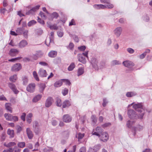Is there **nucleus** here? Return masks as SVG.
Segmentation results:
<instances>
[{"instance_id":"obj_26","label":"nucleus","mask_w":152,"mask_h":152,"mask_svg":"<svg viewBox=\"0 0 152 152\" xmlns=\"http://www.w3.org/2000/svg\"><path fill=\"white\" fill-rule=\"evenodd\" d=\"M28 44L27 42L25 40H22L19 43V46L20 48H22L25 47Z\"/></svg>"},{"instance_id":"obj_9","label":"nucleus","mask_w":152,"mask_h":152,"mask_svg":"<svg viewBox=\"0 0 152 152\" xmlns=\"http://www.w3.org/2000/svg\"><path fill=\"white\" fill-rule=\"evenodd\" d=\"M39 7L40 6L39 5L36 6L32 8L28 12H27L26 14V15L33 14L35 12L38 10L39 9Z\"/></svg>"},{"instance_id":"obj_46","label":"nucleus","mask_w":152,"mask_h":152,"mask_svg":"<svg viewBox=\"0 0 152 152\" xmlns=\"http://www.w3.org/2000/svg\"><path fill=\"white\" fill-rule=\"evenodd\" d=\"M33 74L35 79L37 81H39V79L37 72L35 71H34L33 72Z\"/></svg>"},{"instance_id":"obj_54","label":"nucleus","mask_w":152,"mask_h":152,"mask_svg":"<svg viewBox=\"0 0 152 152\" xmlns=\"http://www.w3.org/2000/svg\"><path fill=\"white\" fill-rule=\"evenodd\" d=\"M112 64L113 65H117L119 64H121V63H120V62L118 61L114 60L112 62Z\"/></svg>"},{"instance_id":"obj_32","label":"nucleus","mask_w":152,"mask_h":152,"mask_svg":"<svg viewBox=\"0 0 152 152\" xmlns=\"http://www.w3.org/2000/svg\"><path fill=\"white\" fill-rule=\"evenodd\" d=\"M96 9H104L105 8V6L102 4H95L93 6Z\"/></svg>"},{"instance_id":"obj_22","label":"nucleus","mask_w":152,"mask_h":152,"mask_svg":"<svg viewBox=\"0 0 152 152\" xmlns=\"http://www.w3.org/2000/svg\"><path fill=\"white\" fill-rule=\"evenodd\" d=\"M91 62L93 67L95 68L97 67V61L96 59L94 57L92 58Z\"/></svg>"},{"instance_id":"obj_42","label":"nucleus","mask_w":152,"mask_h":152,"mask_svg":"<svg viewBox=\"0 0 152 152\" xmlns=\"http://www.w3.org/2000/svg\"><path fill=\"white\" fill-rule=\"evenodd\" d=\"M110 1L107 4L105 5H104L105 8H108L109 9L112 8L113 7V5L110 3Z\"/></svg>"},{"instance_id":"obj_58","label":"nucleus","mask_w":152,"mask_h":152,"mask_svg":"<svg viewBox=\"0 0 152 152\" xmlns=\"http://www.w3.org/2000/svg\"><path fill=\"white\" fill-rule=\"evenodd\" d=\"M88 51H86L85 52L82 53V54L84 56L86 57L88 59Z\"/></svg>"},{"instance_id":"obj_49","label":"nucleus","mask_w":152,"mask_h":152,"mask_svg":"<svg viewBox=\"0 0 152 152\" xmlns=\"http://www.w3.org/2000/svg\"><path fill=\"white\" fill-rule=\"evenodd\" d=\"M53 149L51 147H47L45 148L44 149V152H50L51 151H53Z\"/></svg>"},{"instance_id":"obj_45","label":"nucleus","mask_w":152,"mask_h":152,"mask_svg":"<svg viewBox=\"0 0 152 152\" xmlns=\"http://www.w3.org/2000/svg\"><path fill=\"white\" fill-rule=\"evenodd\" d=\"M37 22L34 20H33L29 21L28 23V26H31L36 23Z\"/></svg>"},{"instance_id":"obj_36","label":"nucleus","mask_w":152,"mask_h":152,"mask_svg":"<svg viewBox=\"0 0 152 152\" xmlns=\"http://www.w3.org/2000/svg\"><path fill=\"white\" fill-rule=\"evenodd\" d=\"M7 133L11 137H14V132L13 130H11L10 129H8Z\"/></svg>"},{"instance_id":"obj_13","label":"nucleus","mask_w":152,"mask_h":152,"mask_svg":"<svg viewBox=\"0 0 152 152\" xmlns=\"http://www.w3.org/2000/svg\"><path fill=\"white\" fill-rule=\"evenodd\" d=\"M19 53L18 50L15 49H11L9 52V55L11 56H15Z\"/></svg>"},{"instance_id":"obj_19","label":"nucleus","mask_w":152,"mask_h":152,"mask_svg":"<svg viewBox=\"0 0 152 152\" xmlns=\"http://www.w3.org/2000/svg\"><path fill=\"white\" fill-rule=\"evenodd\" d=\"M71 104L70 101L68 100H66L62 103V107L63 108L68 107H69Z\"/></svg>"},{"instance_id":"obj_60","label":"nucleus","mask_w":152,"mask_h":152,"mask_svg":"<svg viewBox=\"0 0 152 152\" xmlns=\"http://www.w3.org/2000/svg\"><path fill=\"white\" fill-rule=\"evenodd\" d=\"M39 15L41 16V17L43 19H45L46 18V16L42 12H40Z\"/></svg>"},{"instance_id":"obj_55","label":"nucleus","mask_w":152,"mask_h":152,"mask_svg":"<svg viewBox=\"0 0 152 152\" xmlns=\"http://www.w3.org/2000/svg\"><path fill=\"white\" fill-rule=\"evenodd\" d=\"M91 119L92 120V121L94 123H95L97 121V118L96 116L92 115L91 116Z\"/></svg>"},{"instance_id":"obj_28","label":"nucleus","mask_w":152,"mask_h":152,"mask_svg":"<svg viewBox=\"0 0 152 152\" xmlns=\"http://www.w3.org/2000/svg\"><path fill=\"white\" fill-rule=\"evenodd\" d=\"M42 95L40 94H38L35 96L32 99V102H36L39 101L41 99Z\"/></svg>"},{"instance_id":"obj_15","label":"nucleus","mask_w":152,"mask_h":152,"mask_svg":"<svg viewBox=\"0 0 152 152\" xmlns=\"http://www.w3.org/2000/svg\"><path fill=\"white\" fill-rule=\"evenodd\" d=\"M38 74L39 76L41 77H45L47 76V75L46 71L42 68L39 69Z\"/></svg>"},{"instance_id":"obj_52","label":"nucleus","mask_w":152,"mask_h":152,"mask_svg":"<svg viewBox=\"0 0 152 152\" xmlns=\"http://www.w3.org/2000/svg\"><path fill=\"white\" fill-rule=\"evenodd\" d=\"M26 115V113H22L20 116L21 119L23 121H25Z\"/></svg>"},{"instance_id":"obj_6","label":"nucleus","mask_w":152,"mask_h":152,"mask_svg":"<svg viewBox=\"0 0 152 152\" xmlns=\"http://www.w3.org/2000/svg\"><path fill=\"white\" fill-rule=\"evenodd\" d=\"M122 64L126 67L130 68L134 65V63L131 61H126L123 62Z\"/></svg>"},{"instance_id":"obj_16","label":"nucleus","mask_w":152,"mask_h":152,"mask_svg":"<svg viewBox=\"0 0 152 152\" xmlns=\"http://www.w3.org/2000/svg\"><path fill=\"white\" fill-rule=\"evenodd\" d=\"M26 131L28 139H32L33 137L34 134L31 129L29 128H28L26 129Z\"/></svg>"},{"instance_id":"obj_63","label":"nucleus","mask_w":152,"mask_h":152,"mask_svg":"<svg viewBox=\"0 0 152 152\" xmlns=\"http://www.w3.org/2000/svg\"><path fill=\"white\" fill-rule=\"evenodd\" d=\"M16 129L18 133H20L22 130V128L20 126H17L16 127Z\"/></svg>"},{"instance_id":"obj_17","label":"nucleus","mask_w":152,"mask_h":152,"mask_svg":"<svg viewBox=\"0 0 152 152\" xmlns=\"http://www.w3.org/2000/svg\"><path fill=\"white\" fill-rule=\"evenodd\" d=\"M143 126L140 125H137L136 127H133L132 128L133 130L134 131V136L136 134V132L137 131H140L143 129Z\"/></svg>"},{"instance_id":"obj_20","label":"nucleus","mask_w":152,"mask_h":152,"mask_svg":"<svg viewBox=\"0 0 152 152\" xmlns=\"http://www.w3.org/2000/svg\"><path fill=\"white\" fill-rule=\"evenodd\" d=\"M96 132H94V131L93 132V134L99 137V133H101L102 132V129L100 127H97L96 128Z\"/></svg>"},{"instance_id":"obj_37","label":"nucleus","mask_w":152,"mask_h":152,"mask_svg":"<svg viewBox=\"0 0 152 152\" xmlns=\"http://www.w3.org/2000/svg\"><path fill=\"white\" fill-rule=\"evenodd\" d=\"M75 67V63H72L68 67V70L69 71H71Z\"/></svg>"},{"instance_id":"obj_21","label":"nucleus","mask_w":152,"mask_h":152,"mask_svg":"<svg viewBox=\"0 0 152 152\" xmlns=\"http://www.w3.org/2000/svg\"><path fill=\"white\" fill-rule=\"evenodd\" d=\"M12 104L10 103H7L5 104V106L6 109L7 111L10 113H12V108L11 107Z\"/></svg>"},{"instance_id":"obj_57","label":"nucleus","mask_w":152,"mask_h":152,"mask_svg":"<svg viewBox=\"0 0 152 152\" xmlns=\"http://www.w3.org/2000/svg\"><path fill=\"white\" fill-rule=\"evenodd\" d=\"M84 134H81L79 133L78 135V140L81 139L84 137Z\"/></svg>"},{"instance_id":"obj_23","label":"nucleus","mask_w":152,"mask_h":152,"mask_svg":"<svg viewBox=\"0 0 152 152\" xmlns=\"http://www.w3.org/2000/svg\"><path fill=\"white\" fill-rule=\"evenodd\" d=\"M43 55V53L42 51H37L35 54L34 55V56L36 57V58H34V60H36L39 58L41 57Z\"/></svg>"},{"instance_id":"obj_33","label":"nucleus","mask_w":152,"mask_h":152,"mask_svg":"<svg viewBox=\"0 0 152 152\" xmlns=\"http://www.w3.org/2000/svg\"><path fill=\"white\" fill-rule=\"evenodd\" d=\"M4 146L7 147H9L15 145H16V143L14 142H11L8 144H7L6 143H4Z\"/></svg>"},{"instance_id":"obj_4","label":"nucleus","mask_w":152,"mask_h":152,"mask_svg":"<svg viewBox=\"0 0 152 152\" xmlns=\"http://www.w3.org/2000/svg\"><path fill=\"white\" fill-rule=\"evenodd\" d=\"M35 85L34 83H32L29 84L26 88L27 90L29 92L32 93L35 90Z\"/></svg>"},{"instance_id":"obj_12","label":"nucleus","mask_w":152,"mask_h":152,"mask_svg":"<svg viewBox=\"0 0 152 152\" xmlns=\"http://www.w3.org/2000/svg\"><path fill=\"white\" fill-rule=\"evenodd\" d=\"M9 87L15 94H17L19 91L17 90L15 85L13 83H9L8 84Z\"/></svg>"},{"instance_id":"obj_5","label":"nucleus","mask_w":152,"mask_h":152,"mask_svg":"<svg viewBox=\"0 0 152 152\" xmlns=\"http://www.w3.org/2000/svg\"><path fill=\"white\" fill-rule=\"evenodd\" d=\"M53 102V99L52 97H48L46 101L45 104V106L47 107H50L52 105Z\"/></svg>"},{"instance_id":"obj_64","label":"nucleus","mask_w":152,"mask_h":152,"mask_svg":"<svg viewBox=\"0 0 152 152\" xmlns=\"http://www.w3.org/2000/svg\"><path fill=\"white\" fill-rule=\"evenodd\" d=\"M79 152H86V148L85 147H82L80 149Z\"/></svg>"},{"instance_id":"obj_31","label":"nucleus","mask_w":152,"mask_h":152,"mask_svg":"<svg viewBox=\"0 0 152 152\" xmlns=\"http://www.w3.org/2000/svg\"><path fill=\"white\" fill-rule=\"evenodd\" d=\"M4 115L6 120L8 121H11L12 115L8 113H5Z\"/></svg>"},{"instance_id":"obj_10","label":"nucleus","mask_w":152,"mask_h":152,"mask_svg":"<svg viewBox=\"0 0 152 152\" xmlns=\"http://www.w3.org/2000/svg\"><path fill=\"white\" fill-rule=\"evenodd\" d=\"M21 66L19 63H17L13 65L11 68V70L13 71H18L21 69Z\"/></svg>"},{"instance_id":"obj_8","label":"nucleus","mask_w":152,"mask_h":152,"mask_svg":"<svg viewBox=\"0 0 152 152\" xmlns=\"http://www.w3.org/2000/svg\"><path fill=\"white\" fill-rule=\"evenodd\" d=\"M54 33L53 32H51L50 33L51 37L48 38H47L45 41V43L47 46H48L50 43L53 42V39L54 36Z\"/></svg>"},{"instance_id":"obj_18","label":"nucleus","mask_w":152,"mask_h":152,"mask_svg":"<svg viewBox=\"0 0 152 152\" xmlns=\"http://www.w3.org/2000/svg\"><path fill=\"white\" fill-rule=\"evenodd\" d=\"M71 117L68 115H64L63 117V121L66 123H69L71 121Z\"/></svg>"},{"instance_id":"obj_62","label":"nucleus","mask_w":152,"mask_h":152,"mask_svg":"<svg viewBox=\"0 0 152 152\" xmlns=\"http://www.w3.org/2000/svg\"><path fill=\"white\" fill-rule=\"evenodd\" d=\"M62 80L66 85H69L71 84L70 82L68 80L63 79Z\"/></svg>"},{"instance_id":"obj_24","label":"nucleus","mask_w":152,"mask_h":152,"mask_svg":"<svg viewBox=\"0 0 152 152\" xmlns=\"http://www.w3.org/2000/svg\"><path fill=\"white\" fill-rule=\"evenodd\" d=\"M57 54V52L54 50H51L48 53V56L50 58H55Z\"/></svg>"},{"instance_id":"obj_47","label":"nucleus","mask_w":152,"mask_h":152,"mask_svg":"<svg viewBox=\"0 0 152 152\" xmlns=\"http://www.w3.org/2000/svg\"><path fill=\"white\" fill-rule=\"evenodd\" d=\"M22 80L23 84L24 85H26L28 82V80L26 77L24 76L22 77Z\"/></svg>"},{"instance_id":"obj_53","label":"nucleus","mask_w":152,"mask_h":152,"mask_svg":"<svg viewBox=\"0 0 152 152\" xmlns=\"http://www.w3.org/2000/svg\"><path fill=\"white\" fill-rule=\"evenodd\" d=\"M39 127L38 123L37 121H34L33 122V127L34 128Z\"/></svg>"},{"instance_id":"obj_48","label":"nucleus","mask_w":152,"mask_h":152,"mask_svg":"<svg viewBox=\"0 0 152 152\" xmlns=\"http://www.w3.org/2000/svg\"><path fill=\"white\" fill-rule=\"evenodd\" d=\"M18 117L16 116L12 115L11 118V121H13L14 122H17L18 121Z\"/></svg>"},{"instance_id":"obj_56","label":"nucleus","mask_w":152,"mask_h":152,"mask_svg":"<svg viewBox=\"0 0 152 152\" xmlns=\"http://www.w3.org/2000/svg\"><path fill=\"white\" fill-rule=\"evenodd\" d=\"M127 52L130 54H132L134 52V50L131 48H128L127 49Z\"/></svg>"},{"instance_id":"obj_14","label":"nucleus","mask_w":152,"mask_h":152,"mask_svg":"<svg viewBox=\"0 0 152 152\" xmlns=\"http://www.w3.org/2000/svg\"><path fill=\"white\" fill-rule=\"evenodd\" d=\"M100 148V145H95L93 148H89L88 152H96Z\"/></svg>"},{"instance_id":"obj_38","label":"nucleus","mask_w":152,"mask_h":152,"mask_svg":"<svg viewBox=\"0 0 152 152\" xmlns=\"http://www.w3.org/2000/svg\"><path fill=\"white\" fill-rule=\"evenodd\" d=\"M48 27L51 30H56L58 28V27L56 24H54L52 25H49Z\"/></svg>"},{"instance_id":"obj_7","label":"nucleus","mask_w":152,"mask_h":152,"mask_svg":"<svg viewBox=\"0 0 152 152\" xmlns=\"http://www.w3.org/2000/svg\"><path fill=\"white\" fill-rule=\"evenodd\" d=\"M122 31V29L121 27L116 28L114 30V34L117 37H119L121 34Z\"/></svg>"},{"instance_id":"obj_2","label":"nucleus","mask_w":152,"mask_h":152,"mask_svg":"<svg viewBox=\"0 0 152 152\" xmlns=\"http://www.w3.org/2000/svg\"><path fill=\"white\" fill-rule=\"evenodd\" d=\"M133 107L135 110L138 111V113L141 114V113H144L141 110L142 107V105L141 103L133 104Z\"/></svg>"},{"instance_id":"obj_27","label":"nucleus","mask_w":152,"mask_h":152,"mask_svg":"<svg viewBox=\"0 0 152 152\" xmlns=\"http://www.w3.org/2000/svg\"><path fill=\"white\" fill-rule=\"evenodd\" d=\"M58 16V14L56 12H53L50 15L49 18V20H53V18H57Z\"/></svg>"},{"instance_id":"obj_41","label":"nucleus","mask_w":152,"mask_h":152,"mask_svg":"<svg viewBox=\"0 0 152 152\" xmlns=\"http://www.w3.org/2000/svg\"><path fill=\"white\" fill-rule=\"evenodd\" d=\"M134 122L133 121H131L129 120L126 123V126L129 128H130L132 127V125L133 124Z\"/></svg>"},{"instance_id":"obj_51","label":"nucleus","mask_w":152,"mask_h":152,"mask_svg":"<svg viewBox=\"0 0 152 152\" xmlns=\"http://www.w3.org/2000/svg\"><path fill=\"white\" fill-rule=\"evenodd\" d=\"M68 90L67 88H65L62 91V93L64 96H65L68 93Z\"/></svg>"},{"instance_id":"obj_44","label":"nucleus","mask_w":152,"mask_h":152,"mask_svg":"<svg viewBox=\"0 0 152 152\" xmlns=\"http://www.w3.org/2000/svg\"><path fill=\"white\" fill-rule=\"evenodd\" d=\"M61 59L60 58H57L54 59V63L55 64H59L61 63Z\"/></svg>"},{"instance_id":"obj_39","label":"nucleus","mask_w":152,"mask_h":152,"mask_svg":"<svg viewBox=\"0 0 152 152\" xmlns=\"http://www.w3.org/2000/svg\"><path fill=\"white\" fill-rule=\"evenodd\" d=\"M26 143L24 142H19L17 144L18 146V147L20 148H23L25 146Z\"/></svg>"},{"instance_id":"obj_35","label":"nucleus","mask_w":152,"mask_h":152,"mask_svg":"<svg viewBox=\"0 0 152 152\" xmlns=\"http://www.w3.org/2000/svg\"><path fill=\"white\" fill-rule=\"evenodd\" d=\"M62 80H60L56 81L54 84V86L56 87L61 86L62 85Z\"/></svg>"},{"instance_id":"obj_29","label":"nucleus","mask_w":152,"mask_h":152,"mask_svg":"<svg viewBox=\"0 0 152 152\" xmlns=\"http://www.w3.org/2000/svg\"><path fill=\"white\" fill-rule=\"evenodd\" d=\"M137 95V93L135 92H128L126 94V96L128 97H130L135 96Z\"/></svg>"},{"instance_id":"obj_50","label":"nucleus","mask_w":152,"mask_h":152,"mask_svg":"<svg viewBox=\"0 0 152 152\" xmlns=\"http://www.w3.org/2000/svg\"><path fill=\"white\" fill-rule=\"evenodd\" d=\"M34 130L36 134H38L40 131L39 127L34 128Z\"/></svg>"},{"instance_id":"obj_25","label":"nucleus","mask_w":152,"mask_h":152,"mask_svg":"<svg viewBox=\"0 0 152 152\" xmlns=\"http://www.w3.org/2000/svg\"><path fill=\"white\" fill-rule=\"evenodd\" d=\"M84 72V68L83 67L78 68L77 71V76H79L82 75Z\"/></svg>"},{"instance_id":"obj_40","label":"nucleus","mask_w":152,"mask_h":152,"mask_svg":"<svg viewBox=\"0 0 152 152\" xmlns=\"http://www.w3.org/2000/svg\"><path fill=\"white\" fill-rule=\"evenodd\" d=\"M17 75H15L11 76L10 78V80L12 82H15L16 80L17 79Z\"/></svg>"},{"instance_id":"obj_43","label":"nucleus","mask_w":152,"mask_h":152,"mask_svg":"<svg viewBox=\"0 0 152 152\" xmlns=\"http://www.w3.org/2000/svg\"><path fill=\"white\" fill-rule=\"evenodd\" d=\"M56 105L58 106L61 107L62 105L61 100V99L58 98H56Z\"/></svg>"},{"instance_id":"obj_34","label":"nucleus","mask_w":152,"mask_h":152,"mask_svg":"<svg viewBox=\"0 0 152 152\" xmlns=\"http://www.w3.org/2000/svg\"><path fill=\"white\" fill-rule=\"evenodd\" d=\"M39 87L40 92L42 93L46 87L44 83L40 84L39 86Z\"/></svg>"},{"instance_id":"obj_11","label":"nucleus","mask_w":152,"mask_h":152,"mask_svg":"<svg viewBox=\"0 0 152 152\" xmlns=\"http://www.w3.org/2000/svg\"><path fill=\"white\" fill-rule=\"evenodd\" d=\"M78 59L80 62L83 64H85L86 63V61L85 58L81 53L78 55Z\"/></svg>"},{"instance_id":"obj_3","label":"nucleus","mask_w":152,"mask_h":152,"mask_svg":"<svg viewBox=\"0 0 152 152\" xmlns=\"http://www.w3.org/2000/svg\"><path fill=\"white\" fill-rule=\"evenodd\" d=\"M100 140L103 142H106L109 139V136L107 133L106 132L102 133L100 135Z\"/></svg>"},{"instance_id":"obj_30","label":"nucleus","mask_w":152,"mask_h":152,"mask_svg":"<svg viewBox=\"0 0 152 152\" xmlns=\"http://www.w3.org/2000/svg\"><path fill=\"white\" fill-rule=\"evenodd\" d=\"M33 116V115L31 113L28 114L26 117V121L29 124L32 121L31 118Z\"/></svg>"},{"instance_id":"obj_59","label":"nucleus","mask_w":152,"mask_h":152,"mask_svg":"<svg viewBox=\"0 0 152 152\" xmlns=\"http://www.w3.org/2000/svg\"><path fill=\"white\" fill-rule=\"evenodd\" d=\"M36 32L38 35H41L43 33V30L41 28H39L36 30Z\"/></svg>"},{"instance_id":"obj_61","label":"nucleus","mask_w":152,"mask_h":152,"mask_svg":"<svg viewBox=\"0 0 152 152\" xmlns=\"http://www.w3.org/2000/svg\"><path fill=\"white\" fill-rule=\"evenodd\" d=\"M102 105L103 107H105L108 103L107 99L106 98L103 99Z\"/></svg>"},{"instance_id":"obj_1","label":"nucleus","mask_w":152,"mask_h":152,"mask_svg":"<svg viewBox=\"0 0 152 152\" xmlns=\"http://www.w3.org/2000/svg\"><path fill=\"white\" fill-rule=\"evenodd\" d=\"M138 115L135 114V112L132 110H128V115L129 118L132 119L137 118L142 119L144 115V113L141 114L138 113Z\"/></svg>"}]
</instances>
